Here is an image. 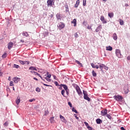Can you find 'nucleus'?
Wrapping results in <instances>:
<instances>
[{"instance_id":"16","label":"nucleus","mask_w":130,"mask_h":130,"mask_svg":"<svg viewBox=\"0 0 130 130\" xmlns=\"http://www.w3.org/2000/svg\"><path fill=\"white\" fill-rule=\"evenodd\" d=\"M113 38L114 40H117V35H116V33L113 34Z\"/></svg>"},{"instance_id":"12","label":"nucleus","mask_w":130,"mask_h":130,"mask_svg":"<svg viewBox=\"0 0 130 130\" xmlns=\"http://www.w3.org/2000/svg\"><path fill=\"white\" fill-rule=\"evenodd\" d=\"M102 115L104 116L107 114V110H103L101 111Z\"/></svg>"},{"instance_id":"62","label":"nucleus","mask_w":130,"mask_h":130,"mask_svg":"<svg viewBox=\"0 0 130 130\" xmlns=\"http://www.w3.org/2000/svg\"><path fill=\"white\" fill-rule=\"evenodd\" d=\"M30 73H31V74H33V73H35V74H36V72L31 71H30Z\"/></svg>"},{"instance_id":"6","label":"nucleus","mask_w":130,"mask_h":130,"mask_svg":"<svg viewBox=\"0 0 130 130\" xmlns=\"http://www.w3.org/2000/svg\"><path fill=\"white\" fill-rule=\"evenodd\" d=\"M21 79L20 78H18V77H14L13 78V81H14V83H15L16 84L19 83V82H20Z\"/></svg>"},{"instance_id":"1","label":"nucleus","mask_w":130,"mask_h":130,"mask_svg":"<svg viewBox=\"0 0 130 130\" xmlns=\"http://www.w3.org/2000/svg\"><path fill=\"white\" fill-rule=\"evenodd\" d=\"M61 87H63L64 89H62L61 91V94L62 95L63 97H67L66 95H64V93H66V90H68L69 88L68 87V86L66 84H60Z\"/></svg>"},{"instance_id":"4","label":"nucleus","mask_w":130,"mask_h":130,"mask_svg":"<svg viewBox=\"0 0 130 130\" xmlns=\"http://www.w3.org/2000/svg\"><path fill=\"white\" fill-rule=\"evenodd\" d=\"M113 98L116 101H121L122 100V96L120 95H115L113 96Z\"/></svg>"},{"instance_id":"44","label":"nucleus","mask_w":130,"mask_h":130,"mask_svg":"<svg viewBox=\"0 0 130 130\" xmlns=\"http://www.w3.org/2000/svg\"><path fill=\"white\" fill-rule=\"evenodd\" d=\"M35 99H30V100H29V102H33V101H35Z\"/></svg>"},{"instance_id":"7","label":"nucleus","mask_w":130,"mask_h":130,"mask_svg":"<svg viewBox=\"0 0 130 130\" xmlns=\"http://www.w3.org/2000/svg\"><path fill=\"white\" fill-rule=\"evenodd\" d=\"M19 62L21 63V64H29V63H30L29 61L19 60Z\"/></svg>"},{"instance_id":"60","label":"nucleus","mask_w":130,"mask_h":130,"mask_svg":"<svg viewBox=\"0 0 130 130\" xmlns=\"http://www.w3.org/2000/svg\"><path fill=\"white\" fill-rule=\"evenodd\" d=\"M34 80H35L36 81H38V79L36 78V77L34 78Z\"/></svg>"},{"instance_id":"25","label":"nucleus","mask_w":130,"mask_h":130,"mask_svg":"<svg viewBox=\"0 0 130 130\" xmlns=\"http://www.w3.org/2000/svg\"><path fill=\"white\" fill-rule=\"evenodd\" d=\"M56 17L58 20H60V14L59 13H57L56 15Z\"/></svg>"},{"instance_id":"43","label":"nucleus","mask_w":130,"mask_h":130,"mask_svg":"<svg viewBox=\"0 0 130 130\" xmlns=\"http://www.w3.org/2000/svg\"><path fill=\"white\" fill-rule=\"evenodd\" d=\"M120 25H123V20H120Z\"/></svg>"},{"instance_id":"64","label":"nucleus","mask_w":130,"mask_h":130,"mask_svg":"<svg viewBox=\"0 0 130 130\" xmlns=\"http://www.w3.org/2000/svg\"><path fill=\"white\" fill-rule=\"evenodd\" d=\"M20 42L23 43V42H24V41L21 40Z\"/></svg>"},{"instance_id":"40","label":"nucleus","mask_w":130,"mask_h":130,"mask_svg":"<svg viewBox=\"0 0 130 130\" xmlns=\"http://www.w3.org/2000/svg\"><path fill=\"white\" fill-rule=\"evenodd\" d=\"M36 91L37 92H40L41 89H40V88H39V87H37V88H36Z\"/></svg>"},{"instance_id":"20","label":"nucleus","mask_w":130,"mask_h":130,"mask_svg":"<svg viewBox=\"0 0 130 130\" xmlns=\"http://www.w3.org/2000/svg\"><path fill=\"white\" fill-rule=\"evenodd\" d=\"M106 50H108L109 51H111L112 50V47L109 46L106 47Z\"/></svg>"},{"instance_id":"47","label":"nucleus","mask_w":130,"mask_h":130,"mask_svg":"<svg viewBox=\"0 0 130 130\" xmlns=\"http://www.w3.org/2000/svg\"><path fill=\"white\" fill-rule=\"evenodd\" d=\"M4 125H5V126H8L9 125V123H8L7 122H5V123H4Z\"/></svg>"},{"instance_id":"5","label":"nucleus","mask_w":130,"mask_h":130,"mask_svg":"<svg viewBox=\"0 0 130 130\" xmlns=\"http://www.w3.org/2000/svg\"><path fill=\"white\" fill-rule=\"evenodd\" d=\"M76 90L79 96H81L82 95V91H81V89L80 88V87L79 86L77 85L76 87Z\"/></svg>"},{"instance_id":"48","label":"nucleus","mask_w":130,"mask_h":130,"mask_svg":"<svg viewBox=\"0 0 130 130\" xmlns=\"http://www.w3.org/2000/svg\"><path fill=\"white\" fill-rule=\"evenodd\" d=\"M87 128H88V129H89V130H92V129H93V128H92V127H91V126H89V127H87Z\"/></svg>"},{"instance_id":"46","label":"nucleus","mask_w":130,"mask_h":130,"mask_svg":"<svg viewBox=\"0 0 130 130\" xmlns=\"http://www.w3.org/2000/svg\"><path fill=\"white\" fill-rule=\"evenodd\" d=\"M48 114V110H46L45 111V115H47Z\"/></svg>"},{"instance_id":"23","label":"nucleus","mask_w":130,"mask_h":130,"mask_svg":"<svg viewBox=\"0 0 130 130\" xmlns=\"http://www.w3.org/2000/svg\"><path fill=\"white\" fill-rule=\"evenodd\" d=\"M104 67H105V65H104V64H100V68L101 71H102V70H103V69H104Z\"/></svg>"},{"instance_id":"54","label":"nucleus","mask_w":130,"mask_h":130,"mask_svg":"<svg viewBox=\"0 0 130 130\" xmlns=\"http://www.w3.org/2000/svg\"><path fill=\"white\" fill-rule=\"evenodd\" d=\"M44 86H46V87H49L50 85L46 84H43Z\"/></svg>"},{"instance_id":"8","label":"nucleus","mask_w":130,"mask_h":130,"mask_svg":"<svg viewBox=\"0 0 130 130\" xmlns=\"http://www.w3.org/2000/svg\"><path fill=\"white\" fill-rule=\"evenodd\" d=\"M101 21H102L103 24H106L107 23V21H106V20H105V18H104V16H101Z\"/></svg>"},{"instance_id":"14","label":"nucleus","mask_w":130,"mask_h":130,"mask_svg":"<svg viewBox=\"0 0 130 130\" xmlns=\"http://www.w3.org/2000/svg\"><path fill=\"white\" fill-rule=\"evenodd\" d=\"M20 102H21V98L20 96H18L16 100V103L17 104V105H19Z\"/></svg>"},{"instance_id":"9","label":"nucleus","mask_w":130,"mask_h":130,"mask_svg":"<svg viewBox=\"0 0 130 130\" xmlns=\"http://www.w3.org/2000/svg\"><path fill=\"white\" fill-rule=\"evenodd\" d=\"M59 117H60L61 121H62V122H64V123H67V120H66V118H64V117L62 116V115H60Z\"/></svg>"},{"instance_id":"32","label":"nucleus","mask_w":130,"mask_h":130,"mask_svg":"<svg viewBox=\"0 0 130 130\" xmlns=\"http://www.w3.org/2000/svg\"><path fill=\"white\" fill-rule=\"evenodd\" d=\"M87 3V0H83V6L85 7L86 6Z\"/></svg>"},{"instance_id":"53","label":"nucleus","mask_w":130,"mask_h":130,"mask_svg":"<svg viewBox=\"0 0 130 130\" xmlns=\"http://www.w3.org/2000/svg\"><path fill=\"white\" fill-rule=\"evenodd\" d=\"M54 84H55V86H58V82H57V81H55L54 82Z\"/></svg>"},{"instance_id":"51","label":"nucleus","mask_w":130,"mask_h":130,"mask_svg":"<svg viewBox=\"0 0 130 130\" xmlns=\"http://www.w3.org/2000/svg\"><path fill=\"white\" fill-rule=\"evenodd\" d=\"M125 94H127L128 93V89H127L124 91Z\"/></svg>"},{"instance_id":"27","label":"nucleus","mask_w":130,"mask_h":130,"mask_svg":"<svg viewBox=\"0 0 130 130\" xmlns=\"http://www.w3.org/2000/svg\"><path fill=\"white\" fill-rule=\"evenodd\" d=\"M92 74L93 77H97V74L95 73V71H94V70L92 71Z\"/></svg>"},{"instance_id":"34","label":"nucleus","mask_w":130,"mask_h":130,"mask_svg":"<svg viewBox=\"0 0 130 130\" xmlns=\"http://www.w3.org/2000/svg\"><path fill=\"white\" fill-rule=\"evenodd\" d=\"M66 92V94L67 95H69V94H70V89H67L66 90H65Z\"/></svg>"},{"instance_id":"59","label":"nucleus","mask_w":130,"mask_h":130,"mask_svg":"<svg viewBox=\"0 0 130 130\" xmlns=\"http://www.w3.org/2000/svg\"><path fill=\"white\" fill-rule=\"evenodd\" d=\"M87 29L90 30V29H91V26H87Z\"/></svg>"},{"instance_id":"58","label":"nucleus","mask_w":130,"mask_h":130,"mask_svg":"<svg viewBox=\"0 0 130 130\" xmlns=\"http://www.w3.org/2000/svg\"><path fill=\"white\" fill-rule=\"evenodd\" d=\"M127 60H130V56H129L127 57Z\"/></svg>"},{"instance_id":"30","label":"nucleus","mask_w":130,"mask_h":130,"mask_svg":"<svg viewBox=\"0 0 130 130\" xmlns=\"http://www.w3.org/2000/svg\"><path fill=\"white\" fill-rule=\"evenodd\" d=\"M19 65L16 64H14L13 65V68H15V69H19Z\"/></svg>"},{"instance_id":"17","label":"nucleus","mask_w":130,"mask_h":130,"mask_svg":"<svg viewBox=\"0 0 130 130\" xmlns=\"http://www.w3.org/2000/svg\"><path fill=\"white\" fill-rule=\"evenodd\" d=\"M79 5H80V0H77L76 4L75 5V8H78V7H79Z\"/></svg>"},{"instance_id":"10","label":"nucleus","mask_w":130,"mask_h":130,"mask_svg":"<svg viewBox=\"0 0 130 130\" xmlns=\"http://www.w3.org/2000/svg\"><path fill=\"white\" fill-rule=\"evenodd\" d=\"M52 3H53V0H48L47 1L48 7H52Z\"/></svg>"},{"instance_id":"13","label":"nucleus","mask_w":130,"mask_h":130,"mask_svg":"<svg viewBox=\"0 0 130 130\" xmlns=\"http://www.w3.org/2000/svg\"><path fill=\"white\" fill-rule=\"evenodd\" d=\"M102 29V25H100L95 29V32H99Z\"/></svg>"},{"instance_id":"55","label":"nucleus","mask_w":130,"mask_h":130,"mask_svg":"<svg viewBox=\"0 0 130 130\" xmlns=\"http://www.w3.org/2000/svg\"><path fill=\"white\" fill-rule=\"evenodd\" d=\"M95 69H97V70H98L99 69V66H98V65H96Z\"/></svg>"},{"instance_id":"31","label":"nucleus","mask_w":130,"mask_h":130,"mask_svg":"<svg viewBox=\"0 0 130 130\" xmlns=\"http://www.w3.org/2000/svg\"><path fill=\"white\" fill-rule=\"evenodd\" d=\"M72 111L73 112H75V113H78V111H77L74 107L72 108Z\"/></svg>"},{"instance_id":"22","label":"nucleus","mask_w":130,"mask_h":130,"mask_svg":"<svg viewBox=\"0 0 130 130\" xmlns=\"http://www.w3.org/2000/svg\"><path fill=\"white\" fill-rule=\"evenodd\" d=\"M50 121L51 123H53L54 122V117H51L50 118Z\"/></svg>"},{"instance_id":"63","label":"nucleus","mask_w":130,"mask_h":130,"mask_svg":"<svg viewBox=\"0 0 130 130\" xmlns=\"http://www.w3.org/2000/svg\"><path fill=\"white\" fill-rule=\"evenodd\" d=\"M13 91H15V87H13Z\"/></svg>"},{"instance_id":"61","label":"nucleus","mask_w":130,"mask_h":130,"mask_svg":"<svg viewBox=\"0 0 130 130\" xmlns=\"http://www.w3.org/2000/svg\"><path fill=\"white\" fill-rule=\"evenodd\" d=\"M1 70H0V76H3V73H1Z\"/></svg>"},{"instance_id":"11","label":"nucleus","mask_w":130,"mask_h":130,"mask_svg":"<svg viewBox=\"0 0 130 130\" xmlns=\"http://www.w3.org/2000/svg\"><path fill=\"white\" fill-rule=\"evenodd\" d=\"M64 23H62V22H60L59 24V28H60V29H63V28H64Z\"/></svg>"},{"instance_id":"38","label":"nucleus","mask_w":130,"mask_h":130,"mask_svg":"<svg viewBox=\"0 0 130 130\" xmlns=\"http://www.w3.org/2000/svg\"><path fill=\"white\" fill-rule=\"evenodd\" d=\"M74 36L75 37V38H78V37H79V35H78V32H75Z\"/></svg>"},{"instance_id":"19","label":"nucleus","mask_w":130,"mask_h":130,"mask_svg":"<svg viewBox=\"0 0 130 130\" xmlns=\"http://www.w3.org/2000/svg\"><path fill=\"white\" fill-rule=\"evenodd\" d=\"M71 23L72 24H74V26H77V19H74L72 22Z\"/></svg>"},{"instance_id":"18","label":"nucleus","mask_w":130,"mask_h":130,"mask_svg":"<svg viewBox=\"0 0 130 130\" xmlns=\"http://www.w3.org/2000/svg\"><path fill=\"white\" fill-rule=\"evenodd\" d=\"M96 122L98 124H100V123H102V120L100 119H97L96 120Z\"/></svg>"},{"instance_id":"24","label":"nucleus","mask_w":130,"mask_h":130,"mask_svg":"<svg viewBox=\"0 0 130 130\" xmlns=\"http://www.w3.org/2000/svg\"><path fill=\"white\" fill-rule=\"evenodd\" d=\"M75 62L77 63V64H79L80 67H83V65L82 64V63L80 62L78 60H75Z\"/></svg>"},{"instance_id":"2","label":"nucleus","mask_w":130,"mask_h":130,"mask_svg":"<svg viewBox=\"0 0 130 130\" xmlns=\"http://www.w3.org/2000/svg\"><path fill=\"white\" fill-rule=\"evenodd\" d=\"M83 95H84V99L87 100V101H90L91 99L88 96V93L86 90L83 91Z\"/></svg>"},{"instance_id":"57","label":"nucleus","mask_w":130,"mask_h":130,"mask_svg":"<svg viewBox=\"0 0 130 130\" xmlns=\"http://www.w3.org/2000/svg\"><path fill=\"white\" fill-rule=\"evenodd\" d=\"M121 130H125V129L123 127H121Z\"/></svg>"},{"instance_id":"50","label":"nucleus","mask_w":130,"mask_h":130,"mask_svg":"<svg viewBox=\"0 0 130 130\" xmlns=\"http://www.w3.org/2000/svg\"><path fill=\"white\" fill-rule=\"evenodd\" d=\"M74 115L75 117H76V119H77V120H79V117H78L77 116V114H74Z\"/></svg>"},{"instance_id":"52","label":"nucleus","mask_w":130,"mask_h":130,"mask_svg":"<svg viewBox=\"0 0 130 130\" xmlns=\"http://www.w3.org/2000/svg\"><path fill=\"white\" fill-rule=\"evenodd\" d=\"M54 80H57L56 76L55 75H53Z\"/></svg>"},{"instance_id":"35","label":"nucleus","mask_w":130,"mask_h":130,"mask_svg":"<svg viewBox=\"0 0 130 130\" xmlns=\"http://www.w3.org/2000/svg\"><path fill=\"white\" fill-rule=\"evenodd\" d=\"M48 74H49V73L47 72V77H46V78H48L49 79H50V78H51V75Z\"/></svg>"},{"instance_id":"29","label":"nucleus","mask_w":130,"mask_h":130,"mask_svg":"<svg viewBox=\"0 0 130 130\" xmlns=\"http://www.w3.org/2000/svg\"><path fill=\"white\" fill-rule=\"evenodd\" d=\"M35 75H36L37 76H38V77H40V78H41L43 81H44V79L42 78V77H41V76H40V74L36 72Z\"/></svg>"},{"instance_id":"42","label":"nucleus","mask_w":130,"mask_h":130,"mask_svg":"<svg viewBox=\"0 0 130 130\" xmlns=\"http://www.w3.org/2000/svg\"><path fill=\"white\" fill-rule=\"evenodd\" d=\"M44 79H45L46 80H47V81L48 82H50V81H51V80H50V79L48 78V77H45L44 78Z\"/></svg>"},{"instance_id":"41","label":"nucleus","mask_w":130,"mask_h":130,"mask_svg":"<svg viewBox=\"0 0 130 130\" xmlns=\"http://www.w3.org/2000/svg\"><path fill=\"white\" fill-rule=\"evenodd\" d=\"M68 105H69L70 107H73V105H72V103H71L70 102H68Z\"/></svg>"},{"instance_id":"36","label":"nucleus","mask_w":130,"mask_h":130,"mask_svg":"<svg viewBox=\"0 0 130 130\" xmlns=\"http://www.w3.org/2000/svg\"><path fill=\"white\" fill-rule=\"evenodd\" d=\"M91 66L92 68H93V69H95V68L96 67V65H95V64L93 63H91Z\"/></svg>"},{"instance_id":"15","label":"nucleus","mask_w":130,"mask_h":130,"mask_svg":"<svg viewBox=\"0 0 130 130\" xmlns=\"http://www.w3.org/2000/svg\"><path fill=\"white\" fill-rule=\"evenodd\" d=\"M14 46V43L11 42L8 44V49H11Z\"/></svg>"},{"instance_id":"21","label":"nucleus","mask_w":130,"mask_h":130,"mask_svg":"<svg viewBox=\"0 0 130 130\" xmlns=\"http://www.w3.org/2000/svg\"><path fill=\"white\" fill-rule=\"evenodd\" d=\"M29 70H30L31 71H37V69H36V68L32 66L29 67Z\"/></svg>"},{"instance_id":"45","label":"nucleus","mask_w":130,"mask_h":130,"mask_svg":"<svg viewBox=\"0 0 130 130\" xmlns=\"http://www.w3.org/2000/svg\"><path fill=\"white\" fill-rule=\"evenodd\" d=\"M10 86H14V82L13 81L10 82Z\"/></svg>"},{"instance_id":"33","label":"nucleus","mask_w":130,"mask_h":130,"mask_svg":"<svg viewBox=\"0 0 130 130\" xmlns=\"http://www.w3.org/2000/svg\"><path fill=\"white\" fill-rule=\"evenodd\" d=\"M106 116H107V117H108V118H109V119H111V118H112L111 117V116H110V115H109L108 114H106Z\"/></svg>"},{"instance_id":"49","label":"nucleus","mask_w":130,"mask_h":130,"mask_svg":"<svg viewBox=\"0 0 130 130\" xmlns=\"http://www.w3.org/2000/svg\"><path fill=\"white\" fill-rule=\"evenodd\" d=\"M104 69L106 70V71H108V67L105 66Z\"/></svg>"},{"instance_id":"28","label":"nucleus","mask_w":130,"mask_h":130,"mask_svg":"<svg viewBox=\"0 0 130 130\" xmlns=\"http://www.w3.org/2000/svg\"><path fill=\"white\" fill-rule=\"evenodd\" d=\"M113 16H114L113 13H108V16L110 18H113Z\"/></svg>"},{"instance_id":"26","label":"nucleus","mask_w":130,"mask_h":130,"mask_svg":"<svg viewBox=\"0 0 130 130\" xmlns=\"http://www.w3.org/2000/svg\"><path fill=\"white\" fill-rule=\"evenodd\" d=\"M22 35H23V36H25V37H28V36H29V35L28 34V32H27L22 33Z\"/></svg>"},{"instance_id":"3","label":"nucleus","mask_w":130,"mask_h":130,"mask_svg":"<svg viewBox=\"0 0 130 130\" xmlns=\"http://www.w3.org/2000/svg\"><path fill=\"white\" fill-rule=\"evenodd\" d=\"M115 54L116 55V56H117V57H118L119 58H121L122 55H121V53H120V50L116 49Z\"/></svg>"},{"instance_id":"37","label":"nucleus","mask_w":130,"mask_h":130,"mask_svg":"<svg viewBox=\"0 0 130 130\" xmlns=\"http://www.w3.org/2000/svg\"><path fill=\"white\" fill-rule=\"evenodd\" d=\"M84 124L85 125V126L87 127H89V124L88 123H87V122H84Z\"/></svg>"},{"instance_id":"56","label":"nucleus","mask_w":130,"mask_h":130,"mask_svg":"<svg viewBox=\"0 0 130 130\" xmlns=\"http://www.w3.org/2000/svg\"><path fill=\"white\" fill-rule=\"evenodd\" d=\"M83 25H86V24H87V22L86 21H83Z\"/></svg>"},{"instance_id":"39","label":"nucleus","mask_w":130,"mask_h":130,"mask_svg":"<svg viewBox=\"0 0 130 130\" xmlns=\"http://www.w3.org/2000/svg\"><path fill=\"white\" fill-rule=\"evenodd\" d=\"M2 57H3V58H6V57H7V53H4V54L2 55Z\"/></svg>"}]
</instances>
